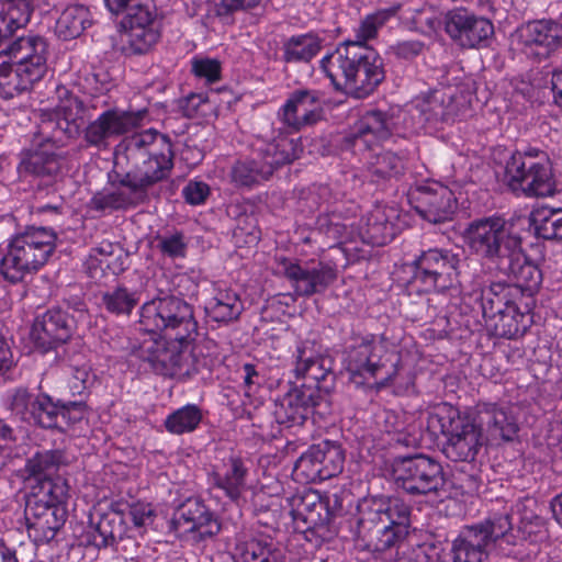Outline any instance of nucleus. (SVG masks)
Here are the masks:
<instances>
[{
  "instance_id": "1",
  "label": "nucleus",
  "mask_w": 562,
  "mask_h": 562,
  "mask_svg": "<svg viewBox=\"0 0 562 562\" xmlns=\"http://www.w3.org/2000/svg\"><path fill=\"white\" fill-rule=\"evenodd\" d=\"M400 211L395 206L376 204L353 228V221L339 218L334 215L330 218L319 217L317 221L319 234L328 239L337 241V245H328L330 250L327 261L305 262L303 265L289 259L280 261V268L292 282L295 293L310 296L324 291L337 279L338 267H346L357 260L364 259L368 252L357 246H350L357 240L372 246H383L390 243L397 232Z\"/></svg>"
},
{
  "instance_id": "2",
  "label": "nucleus",
  "mask_w": 562,
  "mask_h": 562,
  "mask_svg": "<svg viewBox=\"0 0 562 562\" xmlns=\"http://www.w3.org/2000/svg\"><path fill=\"white\" fill-rule=\"evenodd\" d=\"M139 326L146 335L137 347H133L136 357L164 375L190 372V340L196 333L198 323L189 303L173 295L145 302L139 310Z\"/></svg>"
},
{
  "instance_id": "3",
  "label": "nucleus",
  "mask_w": 562,
  "mask_h": 562,
  "mask_svg": "<svg viewBox=\"0 0 562 562\" xmlns=\"http://www.w3.org/2000/svg\"><path fill=\"white\" fill-rule=\"evenodd\" d=\"M359 537L364 548L381 555L393 557V562H428L426 544L407 546L409 507L398 497L375 496L358 505Z\"/></svg>"
},
{
  "instance_id": "4",
  "label": "nucleus",
  "mask_w": 562,
  "mask_h": 562,
  "mask_svg": "<svg viewBox=\"0 0 562 562\" xmlns=\"http://www.w3.org/2000/svg\"><path fill=\"white\" fill-rule=\"evenodd\" d=\"M321 68L337 90L356 98L372 93L385 76L380 55L357 42H346L326 54Z\"/></svg>"
},
{
  "instance_id": "5",
  "label": "nucleus",
  "mask_w": 562,
  "mask_h": 562,
  "mask_svg": "<svg viewBox=\"0 0 562 562\" xmlns=\"http://www.w3.org/2000/svg\"><path fill=\"white\" fill-rule=\"evenodd\" d=\"M427 431L443 436L442 453L454 462H473L484 445V434L471 408L460 411L448 403L436 404L422 413Z\"/></svg>"
},
{
  "instance_id": "6",
  "label": "nucleus",
  "mask_w": 562,
  "mask_h": 562,
  "mask_svg": "<svg viewBox=\"0 0 562 562\" xmlns=\"http://www.w3.org/2000/svg\"><path fill=\"white\" fill-rule=\"evenodd\" d=\"M345 368L350 381L358 386L371 383L383 386L406 372L395 346L373 335L350 347Z\"/></svg>"
},
{
  "instance_id": "7",
  "label": "nucleus",
  "mask_w": 562,
  "mask_h": 562,
  "mask_svg": "<svg viewBox=\"0 0 562 562\" xmlns=\"http://www.w3.org/2000/svg\"><path fill=\"white\" fill-rule=\"evenodd\" d=\"M70 487L66 479L41 480L26 505L29 537L37 544L53 540L68 516Z\"/></svg>"
},
{
  "instance_id": "8",
  "label": "nucleus",
  "mask_w": 562,
  "mask_h": 562,
  "mask_svg": "<svg viewBox=\"0 0 562 562\" xmlns=\"http://www.w3.org/2000/svg\"><path fill=\"white\" fill-rule=\"evenodd\" d=\"M516 544L513 521L507 512L463 528L452 541L446 562H484L493 550L506 554Z\"/></svg>"
},
{
  "instance_id": "9",
  "label": "nucleus",
  "mask_w": 562,
  "mask_h": 562,
  "mask_svg": "<svg viewBox=\"0 0 562 562\" xmlns=\"http://www.w3.org/2000/svg\"><path fill=\"white\" fill-rule=\"evenodd\" d=\"M56 235L45 227H29L12 236L5 251L0 248V273L16 283L37 272L53 255Z\"/></svg>"
},
{
  "instance_id": "10",
  "label": "nucleus",
  "mask_w": 562,
  "mask_h": 562,
  "mask_svg": "<svg viewBox=\"0 0 562 562\" xmlns=\"http://www.w3.org/2000/svg\"><path fill=\"white\" fill-rule=\"evenodd\" d=\"M504 181L528 198H549L558 192L548 155L537 148L512 154L505 165Z\"/></svg>"
},
{
  "instance_id": "11",
  "label": "nucleus",
  "mask_w": 562,
  "mask_h": 562,
  "mask_svg": "<svg viewBox=\"0 0 562 562\" xmlns=\"http://www.w3.org/2000/svg\"><path fill=\"white\" fill-rule=\"evenodd\" d=\"M113 512L117 516H102L97 525H90L82 536L81 543L97 549L113 546L117 540L126 536L127 527L124 520H130L139 532L151 528L157 517L154 505L149 502L137 499L126 503H116Z\"/></svg>"
},
{
  "instance_id": "12",
  "label": "nucleus",
  "mask_w": 562,
  "mask_h": 562,
  "mask_svg": "<svg viewBox=\"0 0 562 562\" xmlns=\"http://www.w3.org/2000/svg\"><path fill=\"white\" fill-rule=\"evenodd\" d=\"M464 241L474 255L496 268L521 244V238L503 217L488 216L474 220L468 225Z\"/></svg>"
},
{
  "instance_id": "13",
  "label": "nucleus",
  "mask_w": 562,
  "mask_h": 562,
  "mask_svg": "<svg viewBox=\"0 0 562 562\" xmlns=\"http://www.w3.org/2000/svg\"><path fill=\"white\" fill-rule=\"evenodd\" d=\"M302 150L300 139L286 135H280L268 144L259 142L254 154L262 161L257 162L255 158L237 161L232 170L233 181L240 186H251L266 180L274 168L299 158Z\"/></svg>"
},
{
  "instance_id": "14",
  "label": "nucleus",
  "mask_w": 562,
  "mask_h": 562,
  "mask_svg": "<svg viewBox=\"0 0 562 562\" xmlns=\"http://www.w3.org/2000/svg\"><path fill=\"white\" fill-rule=\"evenodd\" d=\"M398 487L409 494H440L446 492L447 479L442 464L427 454L400 459L393 468Z\"/></svg>"
},
{
  "instance_id": "15",
  "label": "nucleus",
  "mask_w": 562,
  "mask_h": 562,
  "mask_svg": "<svg viewBox=\"0 0 562 562\" xmlns=\"http://www.w3.org/2000/svg\"><path fill=\"white\" fill-rule=\"evenodd\" d=\"M460 256L448 249L431 248L416 259L415 282L426 292H446L460 286Z\"/></svg>"
},
{
  "instance_id": "16",
  "label": "nucleus",
  "mask_w": 562,
  "mask_h": 562,
  "mask_svg": "<svg viewBox=\"0 0 562 562\" xmlns=\"http://www.w3.org/2000/svg\"><path fill=\"white\" fill-rule=\"evenodd\" d=\"M491 292V310L499 315L501 334L507 338H518L525 335L533 323L532 311L535 299L520 293L513 295V286L494 284Z\"/></svg>"
},
{
  "instance_id": "17",
  "label": "nucleus",
  "mask_w": 562,
  "mask_h": 562,
  "mask_svg": "<svg viewBox=\"0 0 562 562\" xmlns=\"http://www.w3.org/2000/svg\"><path fill=\"white\" fill-rule=\"evenodd\" d=\"M74 314L69 316L60 308H50L34 321L31 338L43 352L54 349L66 342L72 335L75 327L88 317V310L83 302L72 307Z\"/></svg>"
},
{
  "instance_id": "18",
  "label": "nucleus",
  "mask_w": 562,
  "mask_h": 562,
  "mask_svg": "<svg viewBox=\"0 0 562 562\" xmlns=\"http://www.w3.org/2000/svg\"><path fill=\"white\" fill-rule=\"evenodd\" d=\"M464 104L461 103L449 89L436 90L430 94L417 98L409 109L413 123L409 128H437L439 123L453 121L462 114Z\"/></svg>"
},
{
  "instance_id": "19",
  "label": "nucleus",
  "mask_w": 562,
  "mask_h": 562,
  "mask_svg": "<svg viewBox=\"0 0 562 562\" xmlns=\"http://www.w3.org/2000/svg\"><path fill=\"white\" fill-rule=\"evenodd\" d=\"M122 40L134 54L148 52L160 36L156 10L151 0L124 13L121 21Z\"/></svg>"
},
{
  "instance_id": "20",
  "label": "nucleus",
  "mask_w": 562,
  "mask_h": 562,
  "mask_svg": "<svg viewBox=\"0 0 562 562\" xmlns=\"http://www.w3.org/2000/svg\"><path fill=\"white\" fill-rule=\"evenodd\" d=\"M562 40V25L551 20L528 22L512 35V45L527 56L544 58Z\"/></svg>"
},
{
  "instance_id": "21",
  "label": "nucleus",
  "mask_w": 562,
  "mask_h": 562,
  "mask_svg": "<svg viewBox=\"0 0 562 562\" xmlns=\"http://www.w3.org/2000/svg\"><path fill=\"white\" fill-rule=\"evenodd\" d=\"M322 401L323 395L318 387L306 384L294 385L277 398L273 415L277 423L285 427L302 425Z\"/></svg>"
},
{
  "instance_id": "22",
  "label": "nucleus",
  "mask_w": 562,
  "mask_h": 562,
  "mask_svg": "<svg viewBox=\"0 0 562 562\" xmlns=\"http://www.w3.org/2000/svg\"><path fill=\"white\" fill-rule=\"evenodd\" d=\"M411 199L416 212L434 224L450 221L457 210L452 190L437 181L417 188Z\"/></svg>"
},
{
  "instance_id": "23",
  "label": "nucleus",
  "mask_w": 562,
  "mask_h": 562,
  "mask_svg": "<svg viewBox=\"0 0 562 562\" xmlns=\"http://www.w3.org/2000/svg\"><path fill=\"white\" fill-rule=\"evenodd\" d=\"M145 112L108 110L101 113L85 130L86 142L98 148H105L112 138L119 137L138 126Z\"/></svg>"
},
{
  "instance_id": "24",
  "label": "nucleus",
  "mask_w": 562,
  "mask_h": 562,
  "mask_svg": "<svg viewBox=\"0 0 562 562\" xmlns=\"http://www.w3.org/2000/svg\"><path fill=\"white\" fill-rule=\"evenodd\" d=\"M487 445L513 441L518 432V424L508 407L496 403H479L471 408Z\"/></svg>"
},
{
  "instance_id": "25",
  "label": "nucleus",
  "mask_w": 562,
  "mask_h": 562,
  "mask_svg": "<svg viewBox=\"0 0 562 562\" xmlns=\"http://www.w3.org/2000/svg\"><path fill=\"white\" fill-rule=\"evenodd\" d=\"M447 34L463 47H475L494 33L493 24L463 8L449 11L445 19Z\"/></svg>"
},
{
  "instance_id": "26",
  "label": "nucleus",
  "mask_w": 562,
  "mask_h": 562,
  "mask_svg": "<svg viewBox=\"0 0 562 562\" xmlns=\"http://www.w3.org/2000/svg\"><path fill=\"white\" fill-rule=\"evenodd\" d=\"M173 526L178 532L186 533L194 540L215 537L221 530V522L214 514L199 499H188L175 513Z\"/></svg>"
},
{
  "instance_id": "27",
  "label": "nucleus",
  "mask_w": 562,
  "mask_h": 562,
  "mask_svg": "<svg viewBox=\"0 0 562 562\" xmlns=\"http://www.w3.org/2000/svg\"><path fill=\"white\" fill-rule=\"evenodd\" d=\"M322 114L323 100L321 93L316 90L293 92L278 112L283 124L294 131L317 122Z\"/></svg>"
},
{
  "instance_id": "28",
  "label": "nucleus",
  "mask_w": 562,
  "mask_h": 562,
  "mask_svg": "<svg viewBox=\"0 0 562 562\" xmlns=\"http://www.w3.org/2000/svg\"><path fill=\"white\" fill-rule=\"evenodd\" d=\"M495 269L513 279L515 296L520 293L532 296L542 281L540 269L527 258L521 244H518Z\"/></svg>"
},
{
  "instance_id": "29",
  "label": "nucleus",
  "mask_w": 562,
  "mask_h": 562,
  "mask_svg": "<svg viewBox=\"0 0 562 562\" xmlns=\"http://www.w3.org/2000/svg\"><path fill=\"white\" fill-rule=\"evenodd\" d=\"M393 120L382 111L373 110L363 114L355 124L350 143L355 150L371 149L392 134Z\"/></svg>"
},
{
  "instance_id": "30",
  "label": "nucleus",
  "mask_w": 562,
  "mask_h": 562,
  "mask_svg": "<svg viewBox=\"0 0 562 562\" xmlns=\"http://www.w3.org/2000/svg\"><path fill=\"white\" fill-rule=\"evenodd\" d=\"M173 167L171 148L166 151H153L146 155L140 165L125 175V181L137 190L146 189L166 179Z\"/></svg>"
},
{
  "instance_id": "31",
  "label": "nucleus",
  "mask_w": 562,
  "mask_h": 562,
  "mask_svg": "<svg viewBox=\"0 0 562 562\" xmlns=\"http://www.w3.org/2000/svg\"><path fill=\"white\" fill-rule=\"evenodd\" d=\"M59 167L56 146L46 138L41 142L36 139L32 148L22 151L18 170L21 175L50 176L56 173Z\"/></svg>"
},
{
  "instance_id": "32",
  "label": "nucleus",
  "mask_w": 562,
  "mask_h": 562,
  "mask_svg": "<svg viewBox=\"0 0 562 562\" xmlns=\"http://www.w3.org/2000/svg\"><path fill=\"white\" fill-rule=\"evenodd\" d=\"M234 562H280L277 547L247 532L236 533L229 549Z\"/></svg>"
},
{
  "instance_id": "33",
  "label": "nucleus",
  "mask_w": 562,
  "mask_h": 562,
  "mask_svg": "<svg viewBox=\"0 0 562 562\" xmlns=\"http://www.w3.org/2000/svg\"><path fill=\"white\" fill-rule=\"evenodd\" d=\"M214 484L233 501H246L249 484L248 471L240 458L231 457L221 468L213 471Z\"/></svg>"
},
{
  "instance_id": "34",
  "label": "nucleus",
  "mask_w": 562,
  "mask_h": 562,
  "mask_svg": "<svg viewBox=\"0 0 562 562\" xmlns=\"http://www.w3.org/2000/svg\"><path fill=\"white\" fill-rule=\"evenodd\" d=\"M204 310L210 319L227 324L239 317L243 303L235 291L215 286L212 297L205 302Z\"/></svg>"
},
{
  "instance_id": "35",
  "label": "nucleus",
  "mask_w": 562,
  "mask_h": 562,
  "mask_svg": "<svg viewBox=\"0 0 562 562\" xmlns=\"http://www.w3.org/2000/svg\"><path fill=\"white\" fill-rule=\"evenodd\" d=\"M0 45L18 30L26 26L34 9V0H0Z\"/></svg>"
},
{
  "instance_id": "36",
  "label": "nucleus",
  "mask_w": 562,
  "mask_h": 562,
  "mask_svg": "<svg viewBox=\"0 0 562 562\" xmlns=\"http://www.w3.org/2000/svg\"><path fill=\"white\" fill-rule=\"evenodd\" d=\"M137 189L125 181V176L117 183L112 182L110 187L95 193L90 205L97 211H113L126 209L134 204Z\"/></svg>"
},
{
  "instance_id": "37",
  "label": "nucleus",
  "mask_w": 562,
  "mask_h": 562,
  "mask_svg": "<svg viewBox=\"0 0 562 562\" xmlns=\"http://www.w3.org/2000/svg\"><path fill=\"white\" fill-rule=\"evenodd\" d=\"M290 512L295 520H302L308 525H317L323 520V512L326 509L321 496L315 491H305L286 499Z\"/></svg>"
},
{
  "instance_id": "38",
  "label": "nucleus",
  "mask_w": 562,
  "mask_h": 562,
  "mask_svg": "<svg viewBox=\"0 0 562 562\" xmlns=\"http://www.w3.org/2000/svg\"><path fill=\"white\" fill-rule=\"evenodd\" d=\"M326 359L319 355L308 350L305 344L297 346L296 364L294 368L295 376L299 379H307L315 384L324 380L328 373ZM317 387V385H314Z\"/></svg>"
},
{
  "instance_id": "39",
  "label": "nucleus",
  "mask_w": 562,
  "mask_h": 562,
  "mask_svg": "<svg viewBox=\"0 0 562 562\" xmlns=\"http://www.w3.org/2000/svg\"><path fill=\"white\" fill-rule=\"evenodd\" d=\"M530 222L539 237L562 240V207H538L531 213Z\"/></svg>"
},
{
  "instance_id": "40",
  "label": "nucleus",
  "mask_w": 562,
  "mask_h": 562,
  "mask_svg": "<svg viewBox=\"0 0 562 562\" xmlns=\"http://www.w3.org/2000/svg\"><path fill=\"white\" fill-rule=\"evenodd\" d=\"M89 12L83 5H69L57 18L55 32L64 41L79 36L89 23Z\"/></svg>"
},
{
  "instance_id": "41",
  "label": "nucleus",
  "mask_w": 562,
  "mask_h": 562,
  "mask_svg": "<svg viewBox=\"0 0 562 562\" xmlns=\"http://www.w3.org/2000/svg\"><path fill=\"white\" fill-rule=\"evenodd\" d=\"M1 53L9 56L11 64L31 61L33 59L47 57V43L43 37L37 35L22 36Z\"/></svg>"
},
{
  "instance_id": "42",
  "label": "nucleus",
  "mask_w": 562,
  "mask_h": 562,
  "mask_svg": "<svg viewBox=\"0 0 562 562\" xmlns=\"http://www.w3.org/2000/svg\"><path fill=\"white\" fill-rule=\"evenodd\" d=\"M66 463L64 453L59 450H45L36 452L27 460L26 471L37 482L53 479V475Z\"/></svg>"
},
{
  "instance_id": "43",
  "label": "nucleus",
  "mask_w": 562,
  "mask_h": 562,
  "mask_svg": "<svg viewBox=\"0 0 562 562\" xmlns=\"http://www.w3.org/2000/svg\"><path fill=\"white\" fill-rule=\"evenodd\" d=\"M321 49V40L313 33L294 35L284 43L283 57L288 63L311 60Z\"/></svg>"
},
{
  "instance_id": "44",
  "label": "nucleus",
  "mask_w": 562,
  "mask_h": 562,
  "mask_svg": "<svg viewBox=\"0 0 562 562\" xmlns=\"http://www.w3.org/2000/svg\"><path fill=\"white\" fill-rule=\"evenodd\" d=\"M202 411L195 404H187L172 413L165 419V428L172 435H183L194 431L201 420Z\"/></svg>"
},
{
  "instance_id": "45",
  "label": "nucleus",
  "mask_w": 562,
  "mask_h": 562,
  "mask_svg": "<svg viewBox=\"0 0 562 562\" xmlns=\"http://www.w3.org/2000/svg\"><path fill=\"white\" fill-rule=\"evenodd\" d=\"M316 454L322 472V481L338 475L345 463V451L340 445L324 440L315 445Z\"/></svg>"
},
{
  "instance_id": "46",
  "label": "nucleus",
  "mask_w": 562,
  "mask_h": 562,
  "mask_svg": "<svg viewBox=\"0 0 562 562\" xmlns=\"http://www.w3.org/2000/svg\"><path fill=\"white\" fill-rule=\"evenodd\" d=\"M138 302V292L125 286H116L102 295L104 308L115 316H130Z\"/></svg>"
},
{
  "instance_id": "47",
  "label": "nucleus",
  "mask_w": 562,
  "mask_h": 562,
  "mask_svg": "<svg viewBox=\"0 0 562 562\" xmlns=\"http://www.w3.org/2000/svg\"><path fill=\"white\" fill-rule=\"evenodd\" d=\"M125 148L130 155L140 153L146 156L157 150L168 151L171 144L165 135L154 130H146L128 137L125 140Z\"/></svg>"
},
{
  "instance_id": "48",
  "label": "nucleus",
  "mask_w": 562,
  "mask_h": 562,
  "mask_svg": "<svg viewBox=\"0 0 562 562\" xmlns=\"http://www.w3.org/2000/svg\"><path fill=\"white\" fill-rule=\"evenodd\" d=\"M61 402H54L47 394H37L31 413V422L43 428H63L59 420Z\"/></svg>"
},
{
  "instance_id": "49",
  "label": "nucleus",
  "mask_w": 562,
  "mask_h": 562,
  "mask_svg": "<svg viewBox=\"0 0 562 562\" xmlns=\"http://www.w3.org/2000/svg\"><path fill=\"white\" fill-rule=\"evenodd\" d=\"M293 477L300 483L322 481V472L316 454L315 445L311 446L296 460L293 469Z\"/></svg>"
},
{
  "instance_id": "50",
  "label": "nucleus",
  "mask_w": 562,
  "mask_h": 562,
  "mask_svg": "<svg viewBox=\"0 0 562 562\" xmlns=\"http://www.w3.org/2000/svg\"><path fill=\"white\" fill-rule=\"evenodd\" d=\"M12 64L15 66L18 77L24 91L29 90L35 82L43 79L47 70V57Z\"/></svg>"
},
{
  "instance_id": "51",
  "label": "nucleus",
  "mask_w": 562,
  "mask_h": 562,
  "mask_svg": "<svg viewBox=\"0 0 562 562\" xmlns=\"http://www.w3.org/2000/svg\"><path fill=\"white\" fill-rule=\"evenodd\" d=\"M12 65L9 56L0 53V97L3 99H11L24 91L16 70L12 71Z\"/></svg>"
},
{
  "instance_id": "52",
  "label": "nucleus",
  "mask_w": 562,
  "mask_h": 562,
  "mask_svg": "<svg viewBox=\"0 0 562 562\" xmlns=\"http://www.w3.org/2000/svg\"><path fill=\"white\" fill-rule=\"evenodd\" d=\"M404 169V158L392 151L376 155L375 161L372 162L370 167L371 172L381 178L397 177Z\"/></svg>"
},
{
  "instance_id": "53",
  "label": "nucleus",
  "mask_w": 562,
  "mask_h": 562,
  "mask_svg": "<svg viewBox=\"0 0 562 562\" xmlns=\"http://www.w3.org/2000/svg\"><path fill=\"white\" fill-rule=\"evenodd\" d=\"M35 397L36 395L24 389H16L5 394L4 404L14 415L23 420L31 422Z\"/></svg>"
},
{
  "instance_id": "54",
  "label": "nucleus",
  "mask_w": 562,
  "mask_h": 562,
  "mask_svg": "<svg viewBox=\"0 0 562 562\" xmlns=\"http://www.w3.org/2000/svg\"><path fill=\"white\" fill-rule=\"evenodd\" d=\"M192 71L206 83H214L221 79L222 65L215 58L195 56L192 59Z\"/></svg>"
},
{
  "instance_id": "55",
  "label": "nucleus",
  "mask_w": 562,
  "mask_h": 562,
  "mask_svg": "<svg viewBox=\"0 0 562 562\" xmlns=\"http://www.w3.org/2000/svg\"><path fill=\"white\" fill-rule=\"evenodd\" d=\"M244 370V384H245V400L243 401V404L245 406V409L247 411L248 415L250 416L251 413L248 411V406H252L255 409L262 405L263 401L261 397H254L252 393H255L256 387L258 386V373L255 369V367L250 363H246L243 367Z\"/></svg>"
},
{
  "instance_id": "56",
  "label": "nucleus",
  "mask_w": 562,
  "mask_h": 562,
  "mask_svg": "<svg viewBox=\"0 0 562 562\" xmlns=\"http://www.w3.org/2000/svg\"><path fill=\"white\" fill-rule=\"evenodd\" d=\"M94 375L88 362L77 366L72 370L69 389L72 395H82L93 383Z\"/></svg>"
},
{
  "instance_id": "57",
  "label": "nucleus",
  "mask_w": 562,
  "mask_h": 562,
  "mask_svg": "<svg viewBox=\"0 0 562 562\" xmlns=\"http://www.w3.org/2000/svg\"><path fill=\"white\" fill-rule=\"evenodd\" d=\"M87 415V405L83 401H74L61 403L59 420L63 428L61 431L66 430V427L75 425L82 420Z\"/></svg>"
},
{
  "instance_id": "58",
  "label": "nucleus",
  "mask_w": 562,
  "mask_h": 562,
  "mask_svg": "<svg viewBox=\"0 0 562 562\" xmlns=\"http://www.w3.org/2000/svg\"><path fill=\"white\" fill-rule=\"evenodd\" d=\"M266 490V487L261 486L257 488L251 483L249 484L248 497L245 502L250 501L255 507L259 509H268L271 507L274 502L273 498L279 494V483L274 482L273 486Z\"/></svg>"
},
{
  "instance_id": "59",
  "label": "nucleus",
  "mask_w": 562,
  "mask_h": 562,
  "mask_svg": "<svg viewBox=\"0 0 562 562\" xmlns=\"http://www.w3.org/2000/svg\"><path fill=\"white\" fill-rule=\"evenodd\" d=\"M158 248L170 258H182L186 256L187 243L180 233L161 236L158 238Z\"/></svg>"
},
{
  "instance_id": "60",
  "label": "nucleus",
  "mask_w": 562,
  "mask_h": 562,
  "mask_svg": "<svg viewBox=\"0 0 562 562\" xmlns=\"http://www.w3.org/2000/svg\"><path fill=\"white\" fill-rule=\"evenodd\" d=\"M210 7L217 16L227 18L232 13L252 8L259 3L260 0H207Z\"/></svg>"
},
{
  "instance_id": "61",
  "label": "nucleus",
  "mask_w": 562,
  "mask_h": 562,
  "mask_svg": "<svg viewBox=\"0 0 562 562\" xmlns=\"http://www.w3.org/2000/svg\"><path fill=\"white\" fill-rule=\"evenodd\" d=\"M183 196L189 204H202L210 194L209 186L203 181L191 180L183 188Z\"/></svg>"
},
{
  "instance_id": "62",
  "label": "nucleus",
  "mask_w": 562,
  "mask_h": 562,
  "mask_svg": "<svg viewBox=\"0 0 562 562\" xmlns=\"http://www.w3.org/2000/svg\"><path fill=\"white\" fill-rule=\"evenodd\" d=\"M383 24L381 14H372L367 16L357 30V43L363 45L368 40L376 35L378 29Z\"/></svg>"
},
{
  "instance_id": "63",
  "label": "nucleus",
  "mask_w": 562,
  "mask_h": 562,
  "mask_svg": "<svg viewBox=\"0 0 562 562\" xmlns=\"http://www.w3.org/2000/svg\"><path fill=\"white\" fill-rule=\"evenodd\" d=\"M149 0H104L106 8L115 14L126 13Z\"/></svg>"
},
{
  "instance_id": "64",
  "label": "nucleus",
  "mask_w": 562,
  "mask_h": 562,
  "mask_svg": "<svg viewBox=\"0 0 562 562\" xmlns=\"http://www.w3.org/2000/svg\"><path fill=\"white\" fill-rule=\"evenodd\" d=\"M205 97L201 93L189 95L182 105L186 115L193 116L199 111V108L205 103Z\"/></svg>"
}]
</instances>
